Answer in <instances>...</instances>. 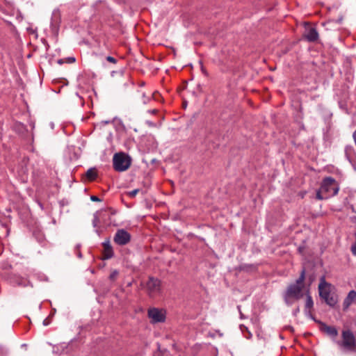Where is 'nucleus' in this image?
<instances>
[{"label": "nucleus", "mask_w": 356, "mask_h": 356, "mask_svg": "<svg viewBox=\"0 0 356 356\" xmlns=\"http://www.w3.org/2000/svg\"><path fill=\"white\" fill-rule=\"evenodd\" d=\"M305 278V270H302L300 277L296 281V283L289 287L286 294V301H288V299L290 298L299 299L303 296V293H302V291H303L305 289V286H304Z\"/></svg>", "instance_id": "nucleus-1"}, {"label": "nucleus", "mask_w": 356, "mask_h": 356, "mask_svg": "<svg viewBox=\"0 0 356 356\" xmlns=\"http://www.w3.org/2000/svg\"><path fill=\"white\" fill-rule=\"evenodd\" d=\"M131 163V157L124 152L116 153L113 156V167L116 171L127 170Z\"/></svg>", "instance_id": "nucleus-2"}, {"label": "nucleus", "mask_w": 356, "mask_h": 356, "mask_svg": "<svg viewBox=\"0 0 356 356\" xmlns=\"http://www.w3.org/2000/svg\"><path fill=\"white\" fill-rule=\"evenodd\" d=\"M146 289L150 297L155 296L161 292V281L153 277H149V280L146 283Z\"/></svg>", "instance_id": "nucleus-3"}, {"label": "nucleus", "mask_w": 356, "mask_h": 356, "mask_svg": "<svg viewBox=\"0 0 356 356\" xmlns=\"http://www.w3.org/2000/svg\"><path fill=\"white\" fill-rule=\"evenodd\" d=\"M148 317L154 323L164 322L165 320V312L157 308H151L148 310Z\"/></svg>", "instance_id": "nucleus-4"}, {"label": "nucleus", "mask_w": 356, "mask_h": 356, "mask_svg": "<svg viewBox=\"0 0 356 356\" xmlns=\"http://www.w3.org/2000/svg\"><path fill=\"white\" fill-rule=\"evenodd\" d=\"M342 342L341 346L348 350H353L355 346V339L353 334L348 331H343L342 332Z\"/></svg>", "instance_id": "nucleus-5"}, {"label": "nucleus", "mask_w": 356, "mask_h": 356, "mask_svg": "<svg viewBox=\"0 0 356 356\" xmlns=\"http://www.w3.org/2000/svg\"><path fill=\"white\" fill-rule=\"evenodd\" d=\"M304 25L305 26V31L304 33L303 37L309 42L316 41L318 38V33L316 29L309 27V24L308 22H305Z\"/></svg>", "instance_id": "nucleus-6"}, {"label": "nucleus", "mask_w": 356, "mask_h": 356, "mask_svg": "<svg viewBox=\"0 0 356 356\" xmlns=\"http://www.w3.org/2000/svg\"><path fill=\"white\" fill-rule=\"evenodd\" d=\"M129 241L130 235L124 229L118 230L114 237V241L120 245L127 244Z\"/></svg>", "instance_id": "nucleus-7"}, {"label": "nucleus", "mask_w": 356, "mask_h": 356, "mask_svg": "<svg viewBox=\"0 0 356 356\" xmlns=\"http://www.w3.org/2000/svg\"><path fill=\"white\" fill-rule=\"evenodd\" d=\"M331 288L332 286L330 284L326 282L325 277H322L321 278V282L318 285L319 294L321 298H324L326 296L331 294Z\"/></svg>", "instance_id": "nucleus-8"}, {"label": "nucleus", "mask_w": 356, "mask_h": 356, "mask_svg": "<svg viewBox=\"0 0 356 356\" xmlns=\"http://www.w3.org/2000/svg\"><path fill=\"white\" fill-rule=\"evenodd\" d=\"M334 183V179H333L331 177H327L325 178L321 185V190L323 193H327L330 191V188L332 186V185Z\"/></svg>", "instance_id": "nucleus-9"}, {"label": "nucleus", "mask_w": 356, "mask_h": 356, "mask_svg": "<svg viewBox=\"0 0 356 356\" xmlns=\"http://www.w3.org/2000/svg\"><path fill=\"white\" fill-rule=\"evenodd\" d=\"M104 245V259H110L113 257V252L111 245H110L109 242L104 243L103 244Z\"/></svg>", "instance_id": "nucleus-10"}, {"label": "nucleus", "mask_w": 356, "mask_h": 356, "mask_svg": "<svg viewBox=\"0 0 356 356\" xmlns=\"http://www.w3.org/2000/svg\"><path fill=\"white\" fill-rule=\"evenodd\" d=\"M356 300V292L355 291H350L344 301L345 309H347L350 305Z\"/></svg>", "instance_id": "nucleus-11"}, {"label": "nucleus", "mask_w": 356, "mask_h": 356, "mask_svg": "<svg viewBox=\"0 0 356 356\" xmlns=\"http://www.w3.org/2000/svg\"><path fill=\"white\" fill-rule=\"evenodd\" d=\"M322 330L327 333V334L334 337H337L338 334V332L334 327L328 326L325 324L322 325Z\"/></svg>", "instance_id": "nucleus-12"}, {"label": "nucleus", "mask_w": 356, "mask_h": 356, "mask_svg": "<svg viewBox=\"0 0 356 356\" xmlns=\"http://www.w3.org/2000/svg\"><path fill=\"white\" fill-rule=\"evenodd\" d=\"M322 298L330 306H334L337 302V298L332 294L328 295V296H326L325 297Z\"/></svg>", "instance_id": "nucleus-13"}, {"label": "nucleus", "mask_w": 356, "mask_h": 356, "mask_svg": "<svg viewBox=\"0 0 356 356\" xmlns=\"http://www.w3.org/2000/svg\"><path fill=\"white\" fill-rule=\"evenodd\" d=\"M86 177L90 181L94 180L97 177V172H96L95 169V168L89 169L86 172Z\"/></svg>", "instance_id": "nucleus-14"}, {"label": "nucleus", "mask_w": 356, "mask_h": 356, "mask_svg": "<svg viewBox=\"0 0 356 356\" xmlns=\"http://www.w3.org/2000/svg\"><path fill=\"white\" fill-rule=\"evenodd\" d=\"M305 292H306V294H307V302H306V306L309 308L312 307V305H313V302H312V298L311 296L309 295V289H306L305 290Z\"/></svg>", "instance_id": "nucleus-15"}, {"label": "nucleus", "mask_w": 356, "mask_h": 356, "mask_svg": "<svg viewBox=\"0 0 356 356\" xmlns=\"http://www.w3.org/2000/svg\"><path fill=\"white\" fill-rule=\"evenodd\" d=\"M118 270H114L110 275V279L111 280H115V279L116 278V277L118 276Z\"/></svg>", "instance_id": "nucleus-16"}, {"label": "nucleus", "mask_w": 356, "mask_h": 356, "mask_svg": "<svg viewBox=\"0 0 356 356\" xmlns=\"http://www.w3.org/2000/svg\"><path fill=\"white\" fill-rule=\"evenodd\" d=\"M323 193L321 189H319L316 193V198L318 200H323V197L321 195V193Z\"/></svg>", "instance_id": "nucleus-17"}, {"label": "nucleus", "mask_w": 356, "mask_h": 356, "mask_svg": "<svg viewBox=\"0 0 356 356\" xmlns=\"http://www.w3.org/2000/svg\"><path fill=\"white\" fill-rule=\"evenodd\" d=\"M106 59H107L108 61H109L111 63H116V60L113 57H112V56H108L106 58Z\"/></svg>", "instance_id": "nucleus-18"}, {"label": "nucleus", "mask_w": 356, "mask_h": 356, "mask_svg": "<svg viewBox=\"0 0 356 356\" xmlns=\"http://www.w3.org/2000/svg\"><path fill=\"white\" fill-rule=\"evenodd\" d=\"M138 189H136V190L130 192L129 193V195L134 196V195H136L138 193Z\"/></svg>", "instance_id": "nucleus-19"}, {"label": "nucleus", "mask_w": 356, "mask_h": 356, "mask_svg": "<svg viewBox=\"0 0 356 356\" xmlns=\"http://www.w3.org/2000/svg\"><path fill=\"white\" fill-rule=\"evenodd\" d=\"M90 199H91V200H92V201H96V202H99V201H100V200L99 199V197H97V196H94V195L91 196V197H90Z\"/></svg>", "instance_id": "nucleus-20"}, {"label": "nucleus", "mask_w": 356, "mask_h": 356, "mask_svg": "<svg viewBox=\"0 0 356 356\" xmlns=\"http://www.w3.org/2000/svg\"><path fill=\"white\" fill-rule=\"evenodd\" d=\"M333 192H332V195H334L337 193V191H338V188L337 187H332V188Z\"/></svg>", "instance_id": "nucleus-21"}, {"label": "nucleus", "mask_w": 356, "mask_h": 356, "mask_svg": "<svg viewBox=\"0 0 356 356\" xmlns=\"http://www.w3.org/2000/svg\"><path fill=\"white\" fill-rule=\"evenodd\" d=\"M75 61L74 58H69L67 59V63H74Z\"/></svg>", "instance_id": "nucleus-22"}, {"label": "nucleus", "mask_w": 356, "mask_h": 356, "mask_svg": "<svg viewBox=\"0 0 356 356\" xmlns=\"http://www.w3.org/2000/svg\"><path fill=\"white\" fill-rule=\"evenodd\" d=\"M58 63L59 64H60V65H61V64L64 63V61H63L62 59H60V60L58 61Z\"/></svg>", "instance_id": "nucleus-23"}, {"label": "nucleus", "mask_w": 356, "mask_h": 356, "mask_svg": "<svg viewBox=\"0 0 356 356\" xmlns=\"http://www.w3.org/2000/svg\"><path fill=\"white\" fill-rule=\"evenodd\" d=\"M172 49L174 54H175V53H176L175 49L174 48H172Z\"/></svg>", "instance_id": "nucleus-24"}, {"label": "nucleus", "mask_w": 356, "mask_h": 356, "mask_svg": "<svg viewBox=\"0 0 356 356\" xmlns=\"http://www.w3.org/2000/svg\"><path fill=\"white\" fill-rule=\"evenodd\" d=\"M186 104L184 102V103L183 104V106L185 108V107H186Z\"/></svg>", "instance_id": "nucleus-25"}, {"label": "nucleus", "mask_w": 356, "mask_h": 356, "mask_svg": "<svg viewBox=\"0 0 356 356\" xmlns=\"http://www.w3.org/2000/svg\"><path fill=\"white\" fill-rule=\"evenodd\" d=\"M219 336L222 337L223 336L222 333H219Z\"/></svg>", "instance_id": "nucleus-26"}]
</instances>
